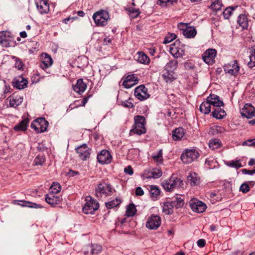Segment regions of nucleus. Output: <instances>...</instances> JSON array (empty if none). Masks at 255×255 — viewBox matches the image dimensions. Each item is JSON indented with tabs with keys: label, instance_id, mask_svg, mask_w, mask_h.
<instances>
[{
	"label": "nucleus",
	"instance_id": "f257e3e1",
	"mask_svg": "<svg viewBox=\"0 0 255 255\" xmlns=\"http://www.w3.org/2000/svg\"><path fill=\"white\" fill-rule=\"evenodd\" d=\"M113 189L109 183L103 181L100 182L95 190V195L97 198L107 197L112 195Z\"/></svg>",
	"mask_w": 255,
	"mask_h": 255
},
{
	"label": "nucleus",
	"instance_id": "f03ea898",
	"mask_svg": "<svg viewBox=\"0 0 255 255\" xmlns=\"http://www.w3.org/2000/svg\"><path fill=\"white\" fill-rule=\"evenodd\" d=\"M146 132L145 128V118L143 116H137L134 118V124L130 133L141 135Z\"/></svg>",
	"mask_w": 255,
	"mask_h": 255
},
{
	"label": "nucleus",
	"instance_id": "7ed1b4c3",
	"mask_svg": "<svg viewBox=\"0 0 255 255\" xmlns=\"http://www.w3.org/2000/svg\"><path fill=\"white\" fill-rule=\"evenodd\" d=\"M85 201L86 203L83 207V211L85 214H93L99 208V203L92 197H86Z\"/></svg>",
	"mask_w": 255,
	"mask_h": 255
},
{
	"label": "nucleus",
	"instance_id": "20e7f679",
	"mask_svg": "<svg viewBox=\"0 0 255 255\" xmlns=\"http://www.w3.org/2000/svg\"><path fill=\"white\" fill-rule=\"evenodd\" d=\"M200 156V153L195 149H187L182 153L181 159L185 164H189L196 160Z\"/></svg>",
	"mask_w": 255,
	"mask_h": 255
},
{
	"label": "nucleus",
	"instance_id": "39448f33",
	"mask_svg": "<svg viewBox=\"0 0 255 255\" xmlns=\"http://www.w3.org/2000/svg\"><path fill=\"white\" fill-rule=\"evenodd\" d=\"M93 18L97 25L103 26L107 25L109 14L108 11L100 10L93 14Z\"/></svg>",
	"mask_w": 255,
	"mask_h": 255
},
{
	"label": "nucleus",
	"instance_id": "423d86ee",
	"mask_svg": "<svg viewBox=\"0 0 255 255\" xmlns=\"http://www.w3.org/2000/svg\"><path fill=\"white\" fill-rule=\"evenodd\" d=\"M48 122L44 118H39L35 120L31 124V127L36 132H43L46 130Z\"/></svg>",
	"mask_w": 255,
	"mask_h": 255
},
{
	"label": "nucleus",
	"instance_id": "0eeeda50",
	"mask_svg": "<svg viewBox=\"0 0 255 255\" xmlns=\"http://www.w3.org/2000/svg\"><path fill=\"white\" fill-rule=\"evenodd\" d=\"M181 184H183L182 180L176 177H171L164 181L162 183V186L166 191L170 192L175 189L178 185L180 186Z\"/></svg>",
	"mask_w": 255,
	"mask_h": 255
},
{
	"label": "nucleus",
	"instance_id": "6e6552de",
	"mask_svg": "<svg viewBox=\"0 0 255 255\" xmlns=\"http://www.w3.org/2000/svg\"><path fill=\"white\" fill-rule=\"evenodd\" d=\"M189 204L191 209L194 212L199 213L204 212L207 208L205 204L196 199H192L190 200Z\"/></svg>",
	"mask_w": 255,
	"mask_h": 255
},
{
	"label": "nucleus",
	"instance_id": "1a4fd4ad",
	"mask_svg": "<svg viewBox=\"0 0 255 255\" xmlns=\"http://www.w3.org/2000/svg\"><path fill=\"white\" fill-rule=\"evenodd\" d=\"M134 96L140 101H143L149 97L147 93V89L143 85L137 87L134 92Z\"/></svg>",
	"mask_w": 255,
	"mask_h": 255
},
{
	"label": "nucleus",
	"instance_id": "9d476101",
	"mask_svg": "<svg viewBox=\"0 0 255 255\" xmlns=\"http://www.w3.org/2000/svg\"><path fill=\"white\" fill-rule=\"evenodd\" d=\"M79 157L82 160H87L90 157L91 149L86 144H83L75 149Z\"/></svg>",
	"mask_w": 255,
	"mask_h": 255
},
{
	"label": "nucleus",
	"instance_id": "9b49d317",
	"mask_svg": "<svg viewBox=\"0 0 255 255\" xmlns=\"http://www.w3.org/2000/svg\"><path fill=\"white\" fill-rule=\"evenodd\" d=\"M217 51L215 49H208L203 54V61L208 65H212L215 62V57Z\"/></svg>",
	"mask_w": 255,
	"mask_h": 255
},
{
	"label": "nucleus",
	"instance_id": "f8f14e48",
	"mask_svg": "<svg viewBox=\"0 0 255 255\" xmlns=\"http://www.w3.org/2000/svg\"><path fill=\"white\" fill-rule=\"evenodd\" d=\"M225 73H229L231 75H235L239 71L240 67L236 60L231 61L230 63L225 64L224 66Z\"/></svg>",
	"mask_w": 255,
	"mask_h": 255
},
{
	"label": "nucleus",
	"instance_id": "ddd939ff",
	"mask_svg": "<svg viewBox=\"0 0 255 255\" xmlns=\"http://www.w3.org/2000/svg\"><path fill=\"white\" fill-rule=\"evenodd\" d=\"M161 224L160 217L153 215L148 220L146 223V227L151 230L157 229Z\"/></svg>",
	"mask_w": 255,
	"mask_h": 255
},
{
	"label": "nucleus",
	"instance_id": "4468645a",
	"mask_svg": "<svg viewBox=\"0 0 255 255\" xmlns=\"http://www.w3.org/2000/svg\"><path fill=\"white\" fill-rule=\"evenodd\" d=\"M185 26V29H183V35L188 38H191L195 37L196 35L197 32L194 27L188 26V24L181 22L178 25L179 28H181V26Z\"/></svg>",
	"mask_w": 255,
	"mask_h": 255
},
{
	"label": "nucleus",
	"instance_id": "2eb2a0df",
	"mask_svg": "<svg viewBox=\"0 0 255 255\" xmlns=\"http://www.w3.org/2000/svg\"><path fill=\"white\" fill-rule=\"evenodd\" d=\"M98 162L102 164L109 163L112 159L110 153L107 150H102L97 157Z\"/></svg>",
	"mask_w": 255,
	"mask_h": 255
},
{
	"label": "nucleus",
	"instance_id": "dca6fc26",
	"mask_svg": "<svg viewBox=\"0 0 255 255\" xmlns=\"http://www.w3.org/2000/svg\"><path fill=\"white\" fill-rule=\"evenodd\" d=\"M242 117L251 119L255 116V108L251 105L246 104L241 112Z\"/></svg>",
	"mask_w": 255,
	"mask_h": 255
},
{
	"label": "nucleus",
	"instance_id": "f3484780",
	"mask_svg": "<svg viewBox=\"0 0 255 255\" xmlns=\"http://www.w3.org/2000/svg\"><path fill=\"white\" fill-rule=\"evenodd\" d=\"M62 198L58 196H56L54 194L49 193L45 195V201L52 206H55L59 204L62 201Z\"/></svg>",
	"mask_w": 255,
	"mask_h": 255
},
{
	"label": "nucleus",
	"instance_id": "a211bd4d",
	"mask_svg": "<svg viewBox=\"0 0 255 255\" xmlns=\"http://www.w3.org/2000/svg\"><path fill=\"white\" fill-rule=\"evenodd\" d=\"M138 82L137 78L134 74L127 76L123 82V85L127 89L130 88Z\"/></svg>",
	"mask_w": 255,
	"mask_h": 255
},
{
	"label": "nucleus",
	"instance_id": "6ab92c4d",
	"mask_svg": "<svg viewBox=\"0 0 255 255\" xmlns=\"http://www.w3.org/2000/svg\"><path fill=\"white\" fill-rule=\"evenodd\" d=\"M53 60L51 57L47 53H43L41 55V61L40 67L42 69H45L52 65Z\"/></svg>",
	"mask_w": 255,
	"mask_h": 255
},
{
	"label": "nucleus",
	"instance_id": "aec40b11",
	"mask_svg": "<svg viewBox=\"0 0 255 255\" xmlns=\"http://www.w3.org/2000/svg\"><path fill=\"white\" fill-rule=\"evenodd\" d=\"M102 250V247L100 245L91 244L87 247L86 250H84L83 252L85 255H88L89 251L90 255H97Z\"/></svg>",
	"mask_w": 255,
	"mask_h": 255
},
{
	"label": "nucleus",
	"instance_id": "412c9836",
	"mask_svg": "<svg viewBox=\"0 0 255 255\" xmlns=\"http://www.w3.org/2000/svg\"><path fill=\"white\" fill-rule=\"evenodd\" d=\"M36 7L41 14L47 13L49 10V5L46 0H39L36 2Z\"/></svg>",
	"mask_w": 255,
	"mask_h": 255
},
{
	"label": "nucleus",
	"instance_id": "4be33fe9",
	"mask_svg": "<svg viewBox=\"0 0 255 255\" xmlns=\"http://www.w3.org/2000/svg\"><path fill=\"white\" fill-rule=\"evenodd\" d=\"M12 83L14 87L21 90L25 88L27 86L28 82L23 77L20 76L18 78H15L13 80Z\"/></svg>",
	"mask_w": 255,
	"mask_h": 255
},
{
	"label": "nucleus",
	"instance_id": "5701e85b",
	"mask_svg": "<svg viewBox=\"0 0 255 255\" xmlns=\"http://www.w3.org/2000/svg\"><path fill=\"white\" fill-rule=\"evenodd\" d=\"M207 100L211 105L214 107H222L223 106V101L220 100L219 97L216 95H210L207 98Z\"/></svg>",
	"mask_w": 255,
	"mask_h": 255
},
{
	"label": "nucleus",
	"instance_id": "b1692460",
	"mask_svg": "<svg viewBox=\"0 0 255 255\" xmlns=\"http://www.w3.org/2000/svg\"><path fill=\"white\" fill-rule=\"evenodd\" d=\"M87 88V85L83 82V79H78L76 84L73 86V89L77 93L81 94L83 93Z\"/></svg>",
	"mask_w": 255,
	"mask_h": 255
},
{
	"label": "nucleus",
	"instance_id": "393cba45",
	"mask_svg": "<svg viewBox=\"0 0 255 255\" xmlns=\"http://www.w3.org/2000/svg\"><path fill=\"white\" fill-rule=\"evenodd\" d=\"M161 77L166 83H171L176 79L174 76V72L165 70L163 71Z\"/></svg>",
	"mask_w": 255,
	"mask_h": 255
},
{
	"label": "nucleus",
	"instance_id": "a878e982",
	"mask_svg": "<svg viewBox=\"0 0 255 255\" xmlns=\"http://www.w3.org/2000/svg\"><path fill=\"white\" fill-rule=\"evenodd\" d=\"M29 119L28 118H25L22 120L17 125H16L13 129L16 131H25L27 130V127L29 123Z\"/></svg>",
	"mask_w": 255,
	"mask_h": 255
},
{
	"label": "nucleus",
	"instance_id": "bb28decb",
	"mask_svg": "<svg viewBox=\"0 0 255 255\" xmlns=\"http://www.w3.org/2000/svg\"><path fill=\"white\" fill-rule=\"evenodd\" d=\"M9 105L11 107L15 108L20 105L23 102V98L19 96H11L9 97Z\"/></svg>",
	"mask_w": 255,
	"mask_h": 255
},
{
	"label": "nucleus",
	"instance_id": "cd10ccee",
	"mask_svg": "<svg viewBox=\"0 0 255 255\" xmlns=\"http://www.w3.org/2000/svg\"><path fill=\"white\" fill-rule=\"evenodd\" d=\"M221 107H217L214 108L212 112V115L214 118L217 119H222L226 115V113L225 111L221 109Z\"/></svg>",
	"mask_w": 255,
	"mask_h": 255
},
{
	"label": "nucleus",
	"instance_id": "c85d7f7f",
	"mask_svg": "<svg viewBox=\"0 0 255 255\" xmlns=\"http://www.w3.org/2000/svg\"><path fill=\"white\" fill-rule=\"evenodd\" d=\"M185 131L183 128L179 127L173 130L172 137L174 140H178L183 137Z\"/></svg>",
	"mask_w": 255,
	"mask_h": 255
},
{
	"label": "nucleus",
	"instance_id": "c756f323",
	"mask_svg": "<svg viewBox=\"0 0 255 255\" xmlns=\"http://www.w3.org/2000/svg\"><path fill=\"white\" fill-rule=\"evenodd\" d=\"M162 174V172L160 169L154 168L148 171L145 174V177L146 178H158L161 176Z\"/></svg>",
	"mask_w": 255,
	"mask_h": 255
},
{
	"label": "nucleus",
	"instance_id": "7c9ffc66",
	"mask_svg": "<svg viewBox=\"0 0 255 255\" xmlns=\"http://www.w3.org/2000/svg\"><path fill=\"white\" fill-rule=\"evenodd\" d=\"M187 180L191 186L197 185L200 182V178L195 172L189 174L187 177Z\"/></svg>",
	"mask_w": 255,
	"mask_h": 255
},
{
	"label": "nucleus",
	"instance_id": "2f4dec72",
	"mask_svg": "<svg viewBox=\"0 0 255 255\" xmlns=\"http://www.w3.org/2000/svg\"><path fill=\"white\" fill-rule=\"evenodd\" d=\"M149 188V192L151 198L153 200H156L159 198L160 194V190L159 188L155 185H150Z\"/></svg>",
	"mask_w": 255,
	"mask_h": 255
},
{
	"label": "nucleus",
	"instance_id": "473e14b6",
	"mask_svg": "<svg viewBox=\"0 0 255 255\" xmlns=\"http://www.w3.org/2000/svg\"><path fill=\"white\" fill-rule=\"evenodd\" d=\"M238 23L243 29H247L248 27V20L245 14H240L238 17Z\"/></svg>",
	"mask_w": 255,
	"mask_h": 255
},
{
	"label": "nucleus",
	"instance_id": "72a5a7b5",
	"mask_svg": "<svg viewBox=\"0 0 255 255\" xmlns=\"http://www.w3.org/2000/svg\"><path fill=\"white\" fill-rule=\"evenodd\" d=\"M178 62L176 59H173L168 62L164 70L174 72L177 67Z\"/></svg>",
	"mask_w": 255,
	"mask_h": 255
},
{
	"label": "nucleus",
	"instance_id": "f704fd0d",
	"mask_svg": "<svg viewBox=\"0 0 255 255\" xmlns=\"http://www.w3.org/2000/svg\"><path fill=\"white\" fill-rule=\"evenodd\" d=\"M211 105L209 102L206 100V101L203 102L200 106V110L204 114H208L210 113L211 110Z\"/></svg>",
	"mask_w": 255,
	"mask_h": 255
},
{
	"label": "nucleus",
	"instance_id": "c9c22d12",
	"mask_svg": "<svg viewBox=\"0 0 255 255\" xmlns=\"http://www.w3.org/2000/svg\"><path fill=\"white\" fill-rule=\"evenodd\" d=\"M19 202L21 203L18 204L19 205L22 207H27L31 208H42V206L40 205L35 203H32L29 201H25V200H20Z\"/></svg>",
	"mask_w": 255,
	"mask_h": 255
},
{
	"label": "nucleus",
	"instance_id": "e433bc0d",
	"mask_svg": "<svg viewBox=\"0 0 255 255\" xmlns=\"http://www.w3.org/2000/svg\"><path fill=\"white\" fill-rule=\"evenodd\" d=\"M6 32L4 31L0 32V44L4 47L9 46L10 43L6 36Z\"/></svg>",
	"mask_w": 255,
	"mask_h": 255
},
{
	"label": "nucleus",
	"instance_id": "4c0bfd02",
	"mask_svg": "<svg viewBox=\"0 0 255 255\" xmlns=\"http://www.w3.org/2000/svg\"><path fill=\"white\" fill-rule=\"evenodd\" d=\"M162 211L168 215H171L173 213V209L174 208L171 202H164L162 207Z\"/></svg>",
	"mask_w": 255,
	"mask_h": 255
},
{
	"label": "nucleus",
	"instance_id": "58836bf2",
	"mask_svg": "<svg viewBox=\"0 0 255 255\" xmlns=\"http://www.w3.org/2000/svg\"><path fill=\"white\" fill-rule=\"evenodd\" d=\"M137 60L138 62L144 64H148L150 61L149 57L143 52H139L138 53Z\"/></svg>",
	"mask_w": 255,
	"mask_h": 255
},
{
	"label": "nucleus",
	"instance_id": "ea45409f",
	"mask_svg": "<svg viewBox=\"0 0 255 255\" xmlns=\"http://www.w3.org/2000/svg\"><path fill=\"white\" fill-rule=\"evenodd\" d=\"M174 207L176 209L182 207L184 204V199L180 197H176L175 200L171 201Z\"/></svg>",
	"mask_w": 255,
	"mask_h": 255
},
{
	"label": "nucleus",
	"instance_id": "a19ab883",
	"mask_svg": "<svg viewBox=\"0 0 255 255\" xmlns=\"http://www.w3.org/2000/svg\"><path fill=\"white\" fill-rule=\"evenodd\" d=\"M222 6L223 4L221 1L219 0H216L212 2L210 6V8L212 9L213 11H217L221 10Z\"/></svg>",
	"mask_w": 255,
	"mask_h": 255
},
{
	"label": "nucleus",
	"instance_id": "79ce46f5",
	"mask_svg": "<svg viewBox=\"0 0 255 255\" xmlns=\"http://www.w3.org/2000/svg\"><path fill=\"white\" fill-rule=\"evenodd\" d=\"M136 212L135 205L133 204H129L127 208L126 215L128 217L133 216Z\"/></svg>",
	"mask_w": 255,
	"mask_h": 255
},
{
	"label": "nucleus",
	"instance_id": "37998d69",
	"mask_svg": "<svg viewBox=\"0 0 255 255\" xmlns=\"http://www.w3.org/2000/svg\"><path fill=\"white\" fill-rule=\"evenodd\" d=\"M122 203V200L118 198L111 201L109 202L106 203V206L108 209H111L114 207H117Z\"/></svg>",
	"mask_w": 255,
	"mask_h": 255
},
{
	"label": "nucleus",
	"instance_id": "c03bdc74",
	"mask_svg": "<svg viewBox=\"0 0 255 255\" xmlns=\"http://www.w3.org/2000/svg\"><path fill=\"white\" fill-rule=\"evenodd\" d=\"M221 142L218 139H211L209 143L210 148L212 149H217L221 146Z\"/></svg>",
	"mask_w": 255,
	"mask_h": 255
},
{
	"label": "nucleus",
	"instance_id": "a18cd8bd",
	"mask_svg": "<svg viewBox=\"0 0 255 255\" xmlns=\"http://www.w3.org/2000/svg\"><path fill=\"white\" fill-rule=\"evenodd\" d=\"M251 54L250 55V61L248 63V65L250 67L252 68L255 66V47L253 48L251 51Z\"/></svg>",
	"mask_w": 255,
	"mask_h": 255
},
{
	"label": "nucleus",
	"instance_id": "49530a36",
	"mask_svg": "<svg viewBox=\"0 0 255 255\" xmlns=\"http://www.w3.org/2000/svg\"><path fill=\"white\" fill-rule=\"evenodd\" d=\"M226 165H228V166H230L231 167H234L235 168H239L242 167L243 166V165L240 162V160L229 161L226 163Z\"/></svg>",
	"mask_w": 255,
	"mask_h": 255
},
{
	"label": "nucleus",
	"instance_id": "de8ad7c7",
	"mask_svg": "<svg viewBox=\"0 0 255 255\" xmlns=\"http://www.w3.org/2000/svg\"><path fill=\"white\" fill-rule=\"evenodd\" d=\"M61 186L57 182H54L50 187L51 193L56 194L60 192Z\"/></svg>",
	"mask_w": 255,
	"mask_h": 255
},
{
	"label": "nucleus",
	"instance_id": "09e8293b",
	"mask_svg": "<svg viewBox=\"0 0 255 255\" xmlns=\"http://www.w3.org/2000/svg\"><path fill=\"white\" fill-rule=\"evenodd\" d=\"M235 9L233 7H229L226 8L223 11V14L225 19H228L232 13V11Z\"/></svg>",
	"mask_w": 255,
	"mask_h": 255
},
{
	"label": "nucleus",
	"instance_id": "8fccbe9b",
	"mask_svg": "<svg viewBox=\"0 0 255 255\" xmlns=\"http://www.w3.org/2000/svg\"><path fill=\"white\" fill-rule=\"evenodd\" d=\"M34 162L36 165H41L44 162V158L42 155H38L35 158Z\"/></svg>",
	"mask_w": 255,
	"mask_h": 255
},
{
	"label": "nucleus",
	"instance_id": "3c124183",
	"mask_svg": "<svg viewBox=\"0 0 255 255\" xmlns=\"http://www.w3.org/2000/svg\"><path fill=\"white\" fill-rule=\"evenodd\" d=\"M129 12L132 18L136 17L139 14V11L138 9H135L134 8H129Z\"/></svg>",
	"mask_w": 255,
	"mask_h": 255
},
{
	"label": "nucleus",
	"instance_id": "603ef678",
	"mask_svg": "<svg viewBox=\"0 0 255 255\" xmlns=\"http://www.w3.org/2000/svg\"><path fill=\"white\" fill-rule=\"evenodd\" d=\"M176 35L174 33L170 34L169 36L166 37L164 40V43L167 44L169 43L174 39H176Z\"/></svg>",
	"mask_w": 255,
	"mask_h": 255
},
{
	"label": "nucleus",
	"instance_id": "864d4df0",
	"mask_svg": "<svg viewBox=\"0 0 255 255\" xmlns=\"http://www.w3.org/2000/svg\"><path fill=\"white\" fill-rule=\"evenodd\" d=\"M240 190L244 193H247L250 190L249 185L246 183H243L240 186Z\"/></svg>",
	"mask_w": 255,
	"mask_h": 255
},
{
	"label": "nucleus",
	"instance_id": "5fc2aeb1",
	"mask_svg": "<svg viewBox=\"0 0 255 255\" xmlns=\"http://www.w3.org/2000/svg\"><path fill=\"white\" fill-rule=\"evenodd\" d=\"M130 99L129 98L128 100L121 102V105L126 108H131L133 107V104L130 101Z\"/></svg>",
	"mask_w": 255,
	"mask_h": 255
},
{
	"label": "nucleus",
	"instance_id": "6e6d98bb",
	"mask_svg": "<svg viewBox=\"0 0 255 255\" xmlns=\"http://www.w3.org/2000/svg\"><path fill=\"white\" fill-rule=\"evenodd\" d=\"M170 52L172 55H173L176 58L179 57L182 55V54L179 53V50L177 49V48H171Z\"/></svg>",
	"mask_w": 255,
	"mask_h": 255
},
{
	"label": "nucleus",
	"instance_id": "4d7b16f0",
	"mask_svg": "<svg viewBox=\"0 0 255 255\" xmlns=\"http://www.w3.org/2000/svg\"><path fill=\"white\" fill-rule=\"evenodd\" d=\"M177 0H159L160 1V4L163 5L164 4L165 5L172 4L173 2H176Z\"/></svg>",
	"mask_w": 255,
	"mask_h": 255
},
{
	"label": "nucleus",
	"instance_id": "13d9d810",
	"mask_svg": "<svg viewBox=\"0 0 255 255\" xmlns=\"http://www.w3.org/2000/svg\"><path fill=\"white\" fill-rule=\"evenodd\" d=\"M124 171L127 174H128L129 175H132L133 173V169L129 165L125 168Z\"/></svg>",
	"mask_w": 255,
	"mask_h": 255
},
{
	"label": "nucleus",
	"instance_id": "bf43d9fd",
	"mask_svg": "<svg viewBox=\"0 0 255 255\" xmlns=\"http://www.w3.org/2000/svg\"><path fill=\"white\" fill-rule=\"evenodd\" d=\"M242 172L244 174L253 175L255 173V169L254 170H248L247 169H243L242 170Z\"/></svg>",
	"mask_w": 255,
	"mask_h": 255
},
{
	"label": "nucleus",
	"instance_id": "052dcab7",
	"mask_svg": "<svg viewBox=\"0 0 255 255\" xmlns=\"http://www.w3.org/2000/svg\"><path fill=\"white\" fill-rule=\"evenodd\" d=\"M135 194L137 196H142L144 194V191L140 187H137L135 190Z\"/></svg>",
	"mask_w": 255,
	"mask_h": 255
},
{
	"label": "nucleus",
	"instance_id": "680f3d73",
	"mask_svg": "<svg viewBox=\"0 0 255 255\" xmlns=\"http://www.w3.org/2000/svg\"><path fill=\"white\" fill-rule=\"evenodd\" d=\"M197 245L198 247L200 248H203L205 247L206 245V241L204 239H201L198 240L197 242Z\"/></svg>",
	"mask_w": 255,
	"mask_h": 255
},
{
	"label": "nucleus",
	"instance_id": "e2e57ef3",
	"mask_svg": "<svg viewBox=\"0 0 255 255\" xmlns=\"http://www.w3.org/2000/svg\"><path fill=\"white\" fill-rule=\"evenodd\" d=\"M152 157L153 159L156 161L162 162L163 160L162 157L160 156L158 154H157V153L156 154H153Z\"/></svg>",
	"mask_w": 255,
	"mask_h": 255
},
{
	"label": "nucleus",
	"instance_id": "0e129e2a",
	"mask_svg": "<svg viewBox=\"0 0 255 255\" xmlns=\"http://www.w3.org/2000/svg\"><path fill=\"white\" fill-rule=\"evenodd\" d=\"M15 66L18 69H21L23 66L22 62L19 59H16L15 60Z\"/></svg>",
	"mask_w": 255,
	"mask_h": 255
},
{
	"label": "nucleus",
	"instance_id": "69168bd1",
	"mask_svg": "<svg viewBox=\"0 0 255 255\" xmlns=\"http://www.w3.org/2000/svg\"><path fill=\"white\" fill-rule=\"evenodd\" d=\"M92 96V95H90L86 97H85L83 100H82V104L80 105V106H84L85 105V104L88 102V100L89 99L90 97H91Z\"/></svg>",
	"mask_w": 255,
	"mask_h": 255
},
{
	"label": "nucleus",
	"instance_id": "338daca9",
	"mask_svg": "<svg viewBox=\"0 0 255 255\" xmlns=\"http://www.w3.org/2000/svg\"><path fill=\"white\" fill-rule=\"evenodd\" d=\"M215 129L218 132H219V133H222L225 130V129L224 128L220 127V126L216 127Z\"/></svg>",
	"mask_w": 255,
	"mask_h": 255
},
{
	"label": "nucleus",
	"instance_id": "774afa93",
	"mask_svg": "<svg viewBox=\"0 0 255 255\" xmlns=\"http://www.w3.org/2000/svg\"><path fill=\"white\" fill-rule=\"evenodd\" d=\"M252 142H253V139H248L246 141H245L243 142V145H246L251 146L253 144Z\"/></svg>",
	"mask_w": 255,
	"mask_h": 255
}]
</instances>
